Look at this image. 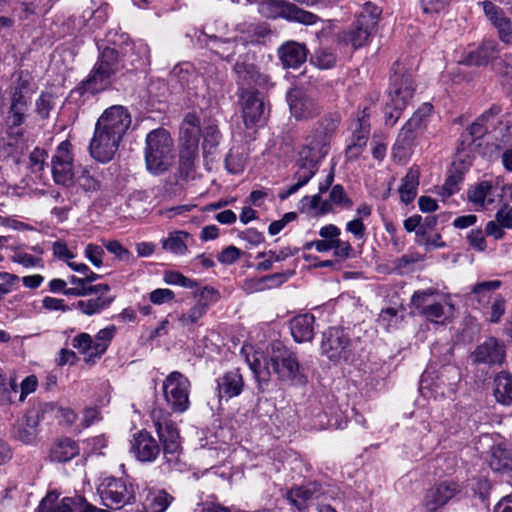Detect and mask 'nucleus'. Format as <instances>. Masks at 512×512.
<instances>
[{
  "mask_svg": "<svg viewBox=\"0 0 512 512\" xmlns=\"http://www.w3.org/2000/svg\"><path fill=\"white\" fill-rule=\"evenodd\" d=\"M135 45L122 48L119 51L114 42V46H106L100 48V54L98 59L93 66L92 70L79 85L70 92L71 101L77 104H83L87 99L94 96L95 94L106 90L111 84V78L121 70L127 71L138 69L146 64V52L145 46L140 45L137 48V56L129 60L127 64V53L128 51H134Z\"/></svg>",
  "mask_w": 512,
  "mask_h": 512,
  "instance_id": "f257e3e1",
  "label": "nucleus"
},
{
  "mask_svg": "<svg viewBox=\"0 0 512 512\" xmlns=\"http://www.w3.org/2000/svg\"><path fill=\"white\" fill-rule=\"evenodd\" d=\"M241 353L245 355V360L252 370L259 388L267 384L270 379L271 367L278 379L282 382L292 383L301 377L300 365L295 353L287 349L281 342H274L271 345V354L269 363L262 367V355L253 352L252 355L243 347Z\"/></svg>",
  "mask_w": 512,
  "mask_h": 512,
  "instance_id": "f03ea898",
  "label": "nucleus"
},
{
  "mask_svg": "<svg viewBox=\"0 0 512 512\" xmlns=\"http://www.w3.org/2000/svg\"><path fill=\"white\" fill-rule=\"evenodd\" d=\"M411 303L430 322L444 324L454 317L451 298L432 287L415 291Z\"/></svg>",
  "mask_w": 512,
  "mask_h": 512,
  "instance_id": "7ed1b4c3",
  "label": "nucleus"
},
{
  "mask_svg": "<svg viewBox=\"0 0 512 512\" xmlns=\"http://www.w3.org/2000/svg\"><path fill=\"white\" fill-rule=\"evenodd\" d=\"M144 157L147 170L153 175L166 172L174 159L173 139L162 128L150 131L146 136Z\"/></svg>",
  "mask_w": 512,
  "mask_h": 512,
  "instance_id": "20e7f679",
  "label": "nucleus"
},
{
  "mask_svg": "<svg viewBox=\"0 0 512 512\" xmlns=\"http://www.w3.org/2000/svg\"><path fill=\"white\" fill-rule=\"evenodd\" d=\"M390 80V90L385 107V118L387 124L394 125L399 119L401 112L411 101L415 89L412 75L402 73L398 62L393 66V74Z\"/></svg>",
  "mask_w": 512,
  "mask_h": 512,
  "instance_id": "39448f33",
  "label": "nucleus"
},
{
  "mask_svg": "<svg viewBox=\"0 0 512 512\" xmlns=\"http://www.w3.org/2000/svg\"><path fill=\"white\" fill-rule=\"evenodd\" d=\"M431 109V105L424 104L401 128L392 149V156L396 161L406 162L411 157L417 138L426 127V117Z\"/></svg>",
  "mask_w": 512,
  "mask_h": 512,
  "instance_id": "423d86ee",
  "label": "nucleus"
},
{
  "mask_svg": "<svg viewBox=\"0 0 512 512\" xmlns=\"http://www.w3.org/2000/svg\"><path fill=\"white\" fill-rule=\"evenodd\" d=\"M341 115L338 112H329L322 116L314 125L311 132L305 137L304 154H314L318 158H325L329 153L330 145L335 136Z\"/></svg>",
  "mask_w": 512,
  "mask_h": 512,
  "instance_id": "0eeeda50",
  "label": "nucleus"
},
{
  "mask_svg": "<svg viewBox=\"0 0 512 512\" xmlns=\"http://www.w3.org/2000/svg\"><path fill=\"white\" fill-rule=\"evenodd\" d=\"M381 13L382 10L377 5L366 2L351 27L342 32L341 41L351 45L355 50L367 45Z\"/></svg>",
  "mask_w": 512,
  "mask_h": 512,
  "instance_id": "6e6552de",
  "label": "nucleus"
},
{
  "mask_svg": "<svg viewBox=\"0 0 512 512\" xmlns=\"http://www.w3.org/2000/svg\"><path fill=\"white\" fill-rule=\"evenodd\" d=\"M137 487L126 478L105 477L97 487L102 504L121 509L135 502Z\"/></svg>",
  "mask_w": 512,
  "mask_h": 512,
  "instance_id": "1a4fd4ad",
  "label": "nucleus"
},
{
  "mask_svg": "<svg viewBox=\"0 0 512 512\" xmlns=\"http://www.w3.org/2000/svg\"><path fill=\"white\" fill-rule=\"evenodd\" d=\"M153 425L163 445L166 462L170 465L181 451L180 435L171 415L163 409H154L151 414Z\"/></svg>",
  "mask_w": 512,
  "mask_h": 512,
  "instance_id": "9d476101",
  "label": "nucleus"
},
{
  "mask_svg": "<svg viewBox=\"0 0 512 512\" xmlns=\"http://www.w3.org/2000/svg\"><path fill=\"white\" fill-rule=\"evenodd\" d=\"M258 9L263 17L269 19L284 18L304 25H313L320 20L312 12L305 11L286 0H262Z\"/></svg>",
  "mask_w": 512,
  "mask_h": 512,
  "instance_id": "9b49d317",
  "label": "nucleus"
},
{
  "mask_svg": "<svg viewBox=\"0 0 512 512\" xmlns=\"http://www.w3.org/2000/svg\"><path fill=\"white\" fill-rule=\"evenodd\" d=\"M189 379L179 371H173L164 379L162 390L167 405L176 413H184L190 406Z\"/></svg>",
  "mask_w": 512,
  "mask_h": 512,
  "instance_id": "f8f14e48",
  "label": "nucleus"
},
{
  "mask_svg": "<svg viewBox=\"0 0 512 512\" xmlns=\"http://www.w3.org/2000/svg\"><path fill=\"white\" fill-rule=\"evenodd\" d=\"M320 349L333 362H347L353 356L352 340L343 328L330 327L324 331Z\"/></svg>",
  "mask_w": 512,
  "mask_h": 512,
  "instance_id": "ddd939ff",
  "label": "nucleus"
},
{
  "mask_svg": "<svg viewBox=\"0 0 512 512\" xmlns=\"http://www.w3.org/2000/svg\"><path fill=\"white\" fill-rule=\"evenodd\" d=\"M51 170L56 184L70 187L75 183V171L71 143L62 141L51 160Z\"/></svg>",
  "mask_w": 512,
  "mask_h": 512,
  "instance_id": "4468645a",
  "label": "nucleus"
},
{
  "mask_svg": "<svg viewBox=\"0 0 512 512\" xmlns=\"http://www.w3.org/2000/svg\"><path fill=\"white\" fill-rule=\"evenodd\" d=\"M463 490L462 485L454 480H444L426 490L422 506L426 512H436L447 505Z\"/></svg>",
  "mask_w": 512,
  "mask_h": 512,
  "instance_id": "2eb2a0df",
  "label": "nucleus"
},
{
  "mask_svg": "<svg viewBox=\"0 0 512 512\" xmlns=\"http://www.w3.org/2000/svg\"><path fill=\"white\" fill-rule=\"evenodd\" d=\"M131 115L128 110L120 105L107 108L96 122L95 127L115 135L117 139H123L131 126Z\"/></svg>",
  "mask_w": 512,
  "mask_h": 512,
  "instance_id": "dca6fc26",
  "label": "nucleus"
},
{
  "mask_svg": "<svg viewBox=\"0 0 512 512\" xmlns=\"http://www.w3.org/2000/svg\"><path fill=\"white\" fill-rule=\"evenodd\" d=\"M239 101L247 127H253L266 120L265 104L256 90L241 88Z\"/></svg>",
  "mask_w": 512,
  "mask_h": 512,
  "instance_id": "f3484780",
  "label": "nucleus"
},
{
  "mask_svg": "<svg viewBox=\"0 0 512 512\" xmlns=\"http://www.w3.org/2000/svg\"><path fill=\"white\" fill-rule=\"evenodd\" d=\"M122 139L95 127L90 141L89 152L93 159L100 163L110 162L118 151Z\"/></svg>",
  "mask_w": 512,
  "mask_h": 512,
  "instance_id": "a211bd4d",
  "label": "nucleus"
},
{
  "mask_svg": "<svg viewBox=\"0 0 512 512\" xmlns=\"http://www.w3.org/2000/svg\"><path fill=\"white\" fill-rule=\"evenodd\" d=\"M130 452L140 462H154L161 452V447L150 432L142 429L133 435Z\"/></svg>",
  "mask_w": 512,
  "mask_h": 512,
  "instance_id": "6ab92c4d",
  "label": "nucleus"
},
{
  "mask_svg": "<svg viewBox=\"0 0 512 512\" xmlns=\"http://www.w3.org/2000/svg\"><path fill=\"white\" fill-rule=\"evenodd\" d=\"M40 415L31 410L17 420L13 427V436L24 444L33 443L39 432Z\"/></svg>",
  "mask_w": 512,
  "mask_h": 512,
  "instance_id": "aec40b11",
  "label": "nucleus"
},
{
  "mask_svg": "<svg viewBox=\"0 0 512 512\" xmlns=\"http://www.w3.org/2000/svg\"><path fill=\"white\" fill-rule=\"evenodd\" d=\"M323 493L321 484L317 482H310L303 486L291 488L286 498L289 503L295 506L299 511L305 510L309 503L318 499Z\"/></svg>",
  "mask_w": 512,
  "mask_h": 512,
  "instance_id": "412c9836",
  "label": "nucleus"
},
{
  "mask_svg": "<svg viewBox=\"0 0 512 512\" xmlns=\"http://www.w3.org/2000/svg\"><path fill=\"white\" fill-rule=\"evenodd\" d=\"M481 5L486 17L497 28L499 38L505 43H511V21L504 15V11L489 0L481 2Z\"/></svg>",
  "mask_w": 512,
  "mask_h": 512,
  "instance_id": "4be33fe9",
  "label": "nucleus"
},
{
  "mask_svg": "<svg viewBox=\"0 0 512 512\" xmlns=\"http://www.w3.org/2000/svg\"><path fill=\"white\" fill-rule=\"evenodd\" d=\"M351 143L346 149V155L349 159H356L362 152L367 143L370 133V124L365 116L357 118L352 125Z\"/></svg>",
  "mask_w": 512,
  "mask_h": 512,
  "instance_id": "5701e85b",
  "label": "nucleus"
},
{
  "mask_svg": "<svg viewBox=\"0 0 512 512\" xmlns=\"http://www.w3.org/2000/svg\"><path fill=\"white\" fill-rule=\"evenodd\" d=\"M460 380V370L455 365H443L438 371L436 381L433 383L437 395L442 397L450 396L456 391L457 383Z\"/></svg>",
  "mask_w": 512,
  "mask_h": 512,
  "instance_id": "b1692460",
  "label": "nucleus"
},
{
  "mask_svg": "<svg viewBox=\"0 0 512 512\" xmlns=\"http://www.w3.org/2000/svg\"><path fill=\"white\" fill-rule=\"evenodd\" d=\"M291 114L298 120L309 119L319 114V104L310 96L296 92L289 97Z\"/></svg>",
  "mask_w": 512,
  "mask_h": 512,
  "instance_id": "393cba45",
  "label": "nucleus"
},
{
  "mask_svg": "<svg viewBox=\"0 0 512 512\" xmlns=\"http://www.w3.org/2000/svg\"><path fill=\"white\" fill-rule=\"evenodd\" d=\"M474 357L479 363L501 364L505 358L504 345L495 338H488L476 348Z\"/></svg>",
  "mask_w": 512,
  "mask_h": 512,
  "instance_id": "a878e982",
  "label": "nucleus"
},
{
  "mask_svg": "<svg viewBox=\"0 0 512 512\" xmlns=\"http://www.w3.org/2000/svg\"><path fill=\"white\" fill-rule=\"evenodd\" d=\"M498 56L499 48L497 42L487 40L478 49L467 53L460 62L469 66H484L497 59Z\"/></svg>",
  "mask_w": 512,
  "mask_h": 512,
  "instance_id": "bb28decb",
  "label": "nucleus"
},
{
  "mask_svg": "<svg viewBox=\"0 0 512 512\" xmlns=\"http://www.w3.org/2000/svg\"><path fill=\"white\" fill-rule=\"evenodd\" d=\"M34 92L35 89L32 85L31 79L28 75H24V73L21 72L17 80L9 89L10 104L30 107Z\"/></svg>",
  "mask_w": 512,
  "mask_h": 512,
  "instance_id": "cd10ccee",
  "label": "nucleus"
},
{
  "mask_svg": "<svg viewBox=\"0 0 512 512\" xmlns=\"http://www.w3.org/2000/svg\"><path fill=\"white\" fill-rule=\"evenodd\" d=\"M279 58L286 68H299L307 59V48L304 44L289 41L278 50Z\"/></svg>",
  "mask_w": 512,
  "mask_h": 512,
  "instance_id": "c85d7f7f",
  "label": "nucleus"
},
{
  "mask_svg": "<svg viewBox=\"0 0 512 512\" xmlns=\"http://www.w3.org/2000/svg\"><path fill=\"white\" fill-rule=\"evenodd\" d=\"M315 317L311 313L295 316L290 321V331L298 343L310 342L314 337Z\"/></svg>",
  "mask_w": 512,
  "mask_h": 512,
  "instance_id": "c756f323",
  "label": "nucleus"
},
{
  "mask_svg": "<svg viewBox=\"0 0 512 512\" xmlns=\"http://www.w3.org/2000/svg\"><path fill=\"white\" fill-rule=\"evenodd\" d=\"M323 158H318L314 156V154H304V148L302 147L299 152V159L297 161V170L294 174V179L297 182L301 183L305 186L310 179L317 173L318 171V163Z\"/></svg>",
  "mask_w": 512,
  "mask_h": 512,
  "instance_id": "7c9ffc66",
  "label": "nucleus"
},
{
  "mask_svg": "<svg viewBox=\"0 0 512 512\" xmlns=\"http://www.w3.org/2000/svg\"><path fill=\"white\" fill-rule=\"evenodd\" d=\"M234 72L237 75L240 85L264 86L268 83V77L259 72L254 64L238 61L234 66Z\"/></svg>",
  "mask_w": 512,
  "mask_h": 512,
  "instance_id": "2f4dec72",
  "label": "nucleus"
},
{
  "mask_svg": "<svg viewBox=\"0 0 512 512\" xmlns=\"http://www.w3.org/2000/svg\"><path fill=\"white\" fill-rule=\"evenodd\" d=\"M244 381L238 370L225 373L218 379L219 396L232 398L238 396L243 389Z\"/></svg>",
  "mask_w": 512,
  "mask_h": 512,
  "instance_id": "473e14b6",
  "label": "nucleus"
},
{
  "mask_svg": "<svg viewBox=\"0 0 512 512\" xmlns=\"http://www.w3.org/2000/svg\"><path fill=\"white\" fill-rule=\"evenodd\" d=\"M493 394L496 401L502 405L512 403V374L502 371L493 379Z\"/></svg>",
  "mask_w": 512,
  "mask_h": 512,
  "instance_id": "72a5a7b5",
  "label": "nucleus"
},
{
  "mask_svg": "<svg viewBox=\"0 0 512 512\" xmlns=\"http://www.w3.org/2000/svg\"><path fill=\"white\" fill-rule=\"evenodd\" d=\"M192 240L186 231L178 230L168 234L161 240L163 250L175 255H185L188 252V244Z\"/></svg>",
  "mask_w": 512,
  "mask_h": 512,
  "instance_id": "f704fd0d",
  "label": "nucleus"
},
{
  "mask_svg": "<svg viewBox=\"0 0 512 512\" xmlns=\"http://www.w3.org/2000/svg\"><path fill=\"white\" fill-rule=\"evenodd\" d=\"M207 38L205 45L211 52L218 55L221 59L231 61L236 53V42L231 39H219L216 35H208L203 32Z\"/></svg>",
  "mask_w": 512,
  "mask_h": 512,
  "instance_id": "c9c22d12",
  "label": "nucleus"
},
{
  "mask_svg": "<svg viewBox=\"0 0 512 512\" xmlns=\"http://www.w3.org/2000/svg\"><path fill=\"white\" fill-rule=\"evenodd\" d=\"M75 499L64 497L59 499L55 492L48 493L40 502L37 512H73Z\"/></svg>",
  "mask_w": 512,
  "mask_h": 512,
  "instance_id": "e433bc0d",
  "label": "nucleus"
},
{
  "mask_svg": "<svg viewBox=\"0 0 512 512\" xmlns=\"http://www.w3.org/2000/svg\"><path fill=\"white\" fill-rule=\"evenodd\" d=\"M200 120L195 113H187L180 126V143L199 144Z\"/></svg>",
  "mask_w": 512,
  "mask_h": 512,
  "instance_id": "4c0bfd02",
  "label": "nucleus"
},
{
  "mask_svg": "<svg viewBox=\"0 0 512 512\" xmlns=\"http://www.w3.org/2000/svg\"><path fill=\"white\" fill-rule=\"evenodd\" d=\"M420 170L418 167H411L405 177L402 179V184L399 187L401 201L405 204L411 203L417 195L419 185Z\"/></svg>",
  "mask_w": 512,
  "mask_h": 512,
  "instance_id": "58836bf2",
  "label": "nucleus"
},
{
  "mask_svg": "<svg viewBox=\"0 0 512 512\" xmlns=\"http://www.w3.org/2000/svg\"><path fill=\"white\" fill-rule=\"evenodd\" d=\"M79 453L78 445L75 441L64 438L56 442L51 451L50 458L54 462H68Z\"/></svg>",
  "mask_w": 512,
  "mask_h": 512,
  "instance_id": "ea45409f",
  "label": "nucleus"
},
{
  "mask_svg": "<svg viewBox=\"0 0 512 512\" xmlns=\"http://www.w3.org/2000/svg\"><path fill=\"white\" fill-rule=\"evenodd\" d=\"M206 314L207 312L203 309V307L194 304L187 311L177 315L176 321L178 327L185 331L193 332L198 326L201 325L200 321Z\"/></svg>",
  "mask_w": 512,
  "mask_h": 512,
  "instance_id": "a19ab883",
  "label": "nucleus"
},
{
  "mask_svg": "<svg viewBox=\"0 0 512 512\" xmlns=\"http://www.w3.org/2000/svg\"><path fill=\"white\" fill-rule=\"evenodd\" d=\"M490 468L499 473H508L512 471V453L501 447L494 446L491 450L489 459Z\"/></svg>",
  "mask_w": 512,
  "mask_h": 512,
  "instance_id": "79ce46f5",
  "label": "nucleus"
},
{
  "mask_svg": "<svg viewBox=\"0 0 512 512\" xmlns=\"http://www.w3.org/2000/svg\"><path fill=\"white\" fill-rule=\"evenodd\" d=\"M203 157L205 160L212 161L217 154V148L221 140V134L218 127L214 124H209L204 128L203 132Z\"/></svg>",
  "mask_w": 512,
  "mask_h": 512,
  "instance_id": "37998d69",
  "label": "nucleus"
},
{
  "mask_svg": "<svg viewBox=\"0 0 512 512\" xmlns=\"http://www.w3.org/2000/svg\"><path fill=\"white\" fill-rule=\"evenodd\" d=\"M179 165L181 173L189 175L199 155V144L180 143Z\"/></svg>",
  "mask_w": 512,
  "mask_h": 512,
  "instance_id": "c03bdc74",
  "label": "nucleus"
},
{
  "mask_svg": "<svg viewBox=\"0 0 512 512\" xmlns=\"http://www.w3.org/2000/svg\"><path fill=\"white\" fill-rule=\"evenodd\" d=\"M113 297L98 296L96 298H89L86 300L78 301L75 306L83 314L92 316L101 313L103 310L110 307L113 302Z\"/></svg>",
  "mask_w": 512,
  "mask_h": 512,
  "instance_id": "a18cd8bd",
  "label": "nucleus"
},
{
  "mask_svg": "<svg viewBox=\"0 0 512 512\" xmlns=\"http://www.w3.org/2000/svg\"><path fill=\"white\" fill-rule=\"evenodd\" d=\"M464 179V172L454 164L448 170L447 178L441 186L438 194L444 198H448L460 190V186Z\"/></svg>",
  "mask_w": 512,
  "mask_h": 512,
  "instance_id": "49530a36",
  "label": "nucleus"
},
{
  "mask_svg": "<svg viewBox=\"0 0 512 512\" xmlns=\"http://www.w3.org/2000/svg\"><path fill=\"white\" fill-rule=\"evenodd\" d=\"M28 110L29 107L12 104L9 105L6 117V124L8 126V129L10 130V133H14L13 130L16 129L17 131L15 132V134L17 136H22L23 133L20 127L26 120Z\"/></svg>",
  "mask_w": 512,
  "mask_h": 512,
  "instance_id": "de8ad7c7",
  "label": "nucleus"
},
{
  "mask_svg": "<svg viewBox=\"0 0 512 512\" xmlns=\"http://www.w3.org/2000/svg\"><path fill=\"white\" fill-rule=\"evenodd\" d=\"M116 332L114 325L101 329L95 336L93 352L90 357L100 358L107 350Z\"/></svg>",
  "mask_w": 512,
  "mask_h": 512,
  "instance_id": "09e8293b",
  "label": "nucleus"
},
{
  "mask_svg": "<svg viewBox=\"0 0 512 512\" xmlns=\"http://www.w3.org/2000/svg\"><path fill=\"white\" fill-rule=\"evenodd\" d=\"M194 298H196L195 304L203 307V309L208 312L210 307L216 304L220 299V293L213 287L204 286L198 291L193 293Z\"/></svg>",
  "mask_w": 512,
  "mask_h": 512,
  "instance_id": "8fccbe9b",
  "label": "nucleus"
},
{
  "mask_svg": "<svg viewBox=\"0 0 512 512\" xmlns=\"http://www.w3.org/2000/svg\"><path fill=\"white\" fill-rule=\"evenodd\" d=\"M174 497L165 490H159L153 493L149 499V512H165L173 502Z\"/></svg>",
  "mask_w": 512,
  "mask_h": 512,
  "instance_id": "3c124183",
  "label": "nucleus"
},
{
  "mask_svg": "<svg viewBox=\"0 0 512 512\" xmlns=\"http://www.w3.org/2000/svg\"><path fill=\"white\" fill-rule=\"evenodd\" d=\"M336 59L337 57L331 49L322 47L315 50L311 61L320 69H329L335 65Z\"/></svg>",
  "mask_w": 512,
  "mask_h": 512,
  "instance_id": "603ef678",
  "label": "nucleus"
},
{
  "mask_svg": "<svg viewBox=\"0 0 512 512\" xmlns=\"http://www.w3.org/2000/svg\"><path fill=\"white\" fill-rule=\"evenodd\" d=\"M246 158L242 152L232 148L225 158V167L231 174H238L244 170Z\"/></svg>",
  "mask_w": 512,
  "mask_h": 512,
  "instance_id": "864d4df0",
  "label": "nucleus"
},
{
  "mask_svg": "<svg viewBox=\"0 0 512 512\" xmlns=\"http://www.w3.org/2000/svg\"><path fill=\"white\" fill-rule=\"evenodd\" d=\"M489 189L490 182L482 181L477 186L468 191L469 201L472 202L475 206L484 208L486 206V197H488L487 193Z\"/></svg>",
  "mask_w": 512,
  "mask_h": 512,
  "instance_id": "5fc2aeb1",
  "label": "nucleus"
},
{
  "mask_svg": "<svg viewBox=\"0 0 512 512\" xmlns=\"http://www.w3.org/2000/svg\"><path fill=\"white\" fill-rule=\"evenodd\" d=\"M54 96L48 92H42L35 103V111L41 119H47L54 108Z\"/></svg>",
  "mask_w": 512,
  "mask_h": 512,
  "instance_id": "6e6d98bb",
  "label": "nucleus"
},
{
  "mask_svg": "<svg viewBox=\"0 0 512 512\" xmlns=\"http://www.w3.org/2000/svg\"><path fill=\"white\" fill-rule=\"evenodd\" d=\"M328 201L331 203V205L334 204L343 209H349L353 205L352 200L348 197L344 188L340 184L332 187Z\"/></svg>",
  "mask_w": 512,
  "mask_h": 512,
  "instance_id": "4d7b16f0",
  "label": "nucleus"
},
{
  "mask_svg": "<svg viewBox=\"0 0 512 512\" xmlns=\"http://www.w3.org/2000/svg\"><path fill=\"white\" fill-rule=\"evenodd\" d=\"M72 346L87 355V358L85 359L86 362L93 361L94 357H90V353L93 352L94 340L89 334L81 333L74 337L72 340Z\"/></svg>",
  "mask_w": 512,
  "mask_h": 512,
  "instance_id": "13d9d810",
  "label": "nucleus"
},
{
  "mask_svg": "<svg viewBox=\"0 0 512 512\" xmlns=\"http://www.w3.org/2000/svg\"><path fill=\"white\" fill-rule=\"evenodd\" d=\"M164 281L169 285H177L189 289H192L197 286V282L195 280H192L177 271L165 272Z\"/></svg>",
  "mask_w": 512,
  "mask_h": 512,
  "instance_id": "bf43d9fd",
  "label": "nucleus"
},
{
  "mask_svg": "<svg viewBox=\"0 0 512 512\" xmlns=\"http://www.w3.org/2000/svg\"><path fill=\"white\" fill-rule=\"evenodd\" d=\"M77 183L86 192H96L101 188L100 181L85 168H82L81 173L77 176Z\"/></svg>",
  "mask_w": 512,
  "mask_h": 512,
  "instance_id": "052dcab7",
  "label": "nucleus"
},
{
  "mask_svg": "<svg viewBox=\"0 0 512 512\" xmlns=\"http://www.w3.org/2000/svg\"><path fill=\"white\" fill-rule=\"evenodd\" d=\"M103 245L118 260L130 262L133 259L132 253L117 240L103 242Z\"/></svg>",
  "mask_w": 512,
  "mask_h": 512,
  "instance_id": "680f3d73",
  "label": "nucleus"
},
{
  "mask_svg": "<svg viewBox=\"0 0 512 512\" xmlns=\"http://www.w3.org/2000/svg\"><path fill=\"white\" fill-rule=\"evenodd\" d=\"M11 261L22 265L25 268L39 267L43 268L44 263L42 258L36 257L26 252H17L11 257Z\"/></svg>",
  "mask_w": 512,
  "mask_h": 512,
  "instance_id": "e2e57ef3",
  "label": "nucleus"
},
{
  "mask_svg": "<svg viewBox=\"0 0 512 512\" xmlns=\"http://www.w3.org/2000/svg\"><path fill=\"white\" fill-rule=\"evenodd\" d=\"M304 206H309L312 210H319L321 214H327L332 211V205L327 200H322L319 194L313 196H305L302 199Z\"/></svg>",
  "mask_w": 512,
  "mask_h": 512,
  "instance_id": "0e129e2a",
  "label": "nucleus"
},
{
  "mask_svg": "<svg viewBox=\"0 0 512 512\" xmlns=\"http://www.w3.org/2000/svg\"><path fill=\"white\" fill-rule=\"evenodd\" d=\"M48 154L44 149L35 148L29 155V166L32 172H41L45 165Z\"/></svg>",
  "mask_w": 512,
  "mask_h": 512,
  "instance_id": "69168bd1",
  "label": "nucleus"
},
{
  "mask_svg": "<svg viewBox=\"0 0 512 512\" xmlns=\"http://www.w3.org/2000/svg\"><path fill=\"white\" fill-rule=\"evenodd\" d=\"M84 255L95 267L99 268L103 264V257L105 252L102 246L96 244H88L85 247Z\"/></svg>",
  "mask_w": 512,
  "mask_h": 512,
  "instance_id": "338daca9",
  "label": "nucleus"
},
{
  "mask_svg": "<svg viewBox=\"0 0 512 512\" xmlns=\"http://www.w3.org/2000/svg\"><path fill=\"white\" fill-rule=\"evenodd\" d=\"M380 326L385 329L394 327L398 323V312L395 308H386L381 311L377 319Z\"/></svg>",
  "mask_w": 512,
  "mask_h": 512,
  "instance_id": "774afa93",
  "label": "nucleus"
}]
</instances>
